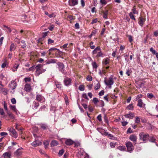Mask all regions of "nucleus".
Returning <instances> with one entry per match:
<instances>
[{
    "instance_id": "f257e3e1",
    "label": "nucleus",
    "mask_w": 158,
    "mask_h": 158,
    "mask_svg": "<svg viewBox=\"0 0 158 158\" xmlns=\"http://www.w3.org/2000/svg\"><path fill=\"white\" fill-rule=\"evenodd\" d=\"M43 65L38 64L35 67L36 70L35 71V74L36 76H39L40 74L44 73L46 71V69L42 68Z\"/></svg>"
},
{
    "instance_id": "f03ea898",
    "label": "nucleus",
    "mask_w": 158,
    "mask_h": 158,
    "mask_svg": "<svg viewBox=\"0 0 158 158\" xmlns=\"http://www.w3.org/2000/svg\"><path fill=\"white\" fill-rule=\"evenodd\" d=\"M139 138L142 140L144 143H146L148 141L149 135L148 134H145L142 132L139 134Z\"/></svg>"
},
{
    "instance_id": "7ed1b4c3",
    "label": "nucleus",
    "mask_w": 158,
    "mask_h": 158,
    "mask_svg": "<svg viewBox=\"0 0 158 158\" xmlns=\"http://www.w3.org/2000/svg\"><path fill=\"white\" fill-rule=\"evenodd\" d=\"M58 66V69L59 71L61 72L62 73L64 74H66V72H65L64 69V65L63 63L60 62H58L57 63Z\"/></svg>"
},
{
    "instance_id": "20e7f679",
    "label": "nucleus",
    "mask_w": 158,
    "mask_h": 158,
    "mask_svg": "<svg viewBox=\"0 0 158 158\" xmlns=\"http://www.w3.org/2000/svg\"><path fill=\"white\" fill-rule=\"evenodd\" d=\"M106 79V77L105 78V79ZM104 82L105 84L106 85L109 86V87L110 88L111 87V85L113 84L114 82L113 79L111 77H109L108 80H106L105 79L104 80Z\"/></svg>"
},
{
    "instance_id": "39448f33",
    "label": "nucleus",
    "mask_w": 158,
    "mask_h": 158,
    "mask_svg": "<svg viewBox=\"0 0 158 158\" xmlns=\"http://www.w3.org/2000/svg\"><path fill=\"white\" fill-rule=\"evenodd\" d=\"M126 145L127 148V150L128 152H131L134 149V147L132 143L130 142H127L126 143Z\"/></svg>"
},
{
    "instance_id": "423d86ee",
    "label": "nucleus",
    "mask_w": 158,
    "mask_h": 158,
    "mask_svg": "<svg viewBox=\"0 0 158 158\" xmlns=\"http://www.w3.org/2000/svg\"><path fill=\"white\" fill-rule=\"evenodd\" d=\"M72 79L68 77L64 79V85L66 86H69L71 85Z\"/></svg>"
},
{
    "instance_id": "0eeeda50",
    "label": "nucleus",
    "mask_w": 158,
    "mask_h": 158,
    "mask_svg": "<svg viewBox=\"0 0 158 158\" xmlns=\"http://www.w3.org/2000/svg\"><path fill=\"white\" fill-rule=\"evenodd\" d=\"M9 131L12 134H11V135L12 136V137H14L15 138H17V137H18V135L15 130L14 128H10L9 130Z\"/></svg>"
},
{
    "instance_id": "6e6552de",
    "label": "nucleus",
    "mask_w": 158,
    "mask_h": 158,
    "mask_svg": "<svg viewBox=\"0 0 158 158\" xmlns=\"http://www.w3.org/2000/svg\"><path fill=\"white\" fill-rule=\"evenodd\" d=\"M78 0H69V5L71 6H74L78 4Z\"/></svg>"
},
{
    "instance_id": "1a4fd4ad",
    "label": "nucleus",
    "mask_w": 158,
    "mask_h": 158,
    "mask_svg": "<svg viewBox=\"0 0 158 158\" xmlns=\"http://www.w3.org/2000/svg\"><path fill=\"white\" fill-rule=\"evenodd\" d=\"M145 21V18H143L142 16H140L139 18V21L138 23L139 25L141 27H143V25L144 22Z\"/></svg>"
},
{
    "instance_id": "9d476101",
    "label": "nucleus",
    "mask_w": 158,
    "mask_h": 158,
    "mask_svg": "<svg viewBox=\"0 0 158 158\" xmlns=\"http://www.w3.org/2000/svg\"><path fill=\"white\" fill-rule=\"evenodd\" d=\"M124 116L127 118L131 119L134 117V114L132 113L131 112H130L128 114H126L124 115Z\"/></svg>"
},
{
    "instance_id": "9b49d317",
    "label": "nucleus",
    "mask_w": 158,
    "mask_h": 158,
    "mask_svg": "<svg viewBox=\"0 0 158 158\" xmlns=\"http://www.w3.org/2000/svg\"><path fill=\"white\" fill-rule=\"evenodd\" d=\"M16 86V83L14 81H12L11 82V83L9 85V86L12 88L13 90H14L15 89Z\"/></svg>"
},
{
    "instance_id": "f8f14e48",
    "label": "nucleus",
    "mask_w": 158,
    "mask_h": 158,
    "mask_svg": "<svg viewBox=\"0 0 158 158\" xmlns=\"http://www.w3.org/2000/svg\"><path fill=\"white\" fill-rule=\"evenodd\" d=\"M137 105L140 108H142L145 106V104L143 103L141 99H139L138 101Z\"/></svg>"
},
{
    "instance_id": "ddd939ff",
    "label": "nucleus",
    "mask_w": 158,
    "mask_h": 158,
    "mask_svg": "<svg viewBox=\"0 0 158 158\" xmlns=\"http://www.w3.org/2000/svg\"><path fill=\"white\" fill-rule=\"evenodd\" d=\"M110 63V59L106 57L103 60L102 64L103 65H106Z\"/></svg>"
},
{
    "instance_id": "4468645a",
    "label": "nucleus",
    "mask_w": 158,
    "mask_h": 158,
    "mask_svg": "<svg viewBox=\"0 0 158 158\" xmlns=\"http://www.w3.org/2000/svg\"><path fill=\"white\" fill-rule=\"evenodd\" d=\"M57 61H58L56 60L52 59L46 61V63L47 64H49L51 63L54 64L56 63Z\"/></svg>"
},
{
    "instance_id": "2eb2a0df",
    "label": "nucleus",
    "mask_w": 158,
    "mask_h": 158,
    "mask_svg": "<svg viewBox=\"0 0 158 158\" xmlns=\"http://www.w3.org/2000/svg\"><path fill=\"white\" fill-rule=\"evenodd\" d=\"M103 57V54L102 53V50L100 48V50H99L98 52H97V53L96 54V56H95V57L96 58H98L99 57Z\"/></svg>"
},
{
    "instance_id": "dca6fc26",
    "label": "nucleus",
    "mask_w": 158,
    "mask_h": 158,
    "mask_svg": "<svg viewBox=\"0 0 158 158\" xmlns=\"http://www.w3.org/2000/svg\"><path fill=\"white\" fill-rule=\"evenodd\" d=\"M74 143V142L71 139H67L65 141V143L67 145H72Z\"/></svg>"
},
{
    "instance_id": "f3484780",
    "label": "nucleus",
    "mask_w": 158,
    "mask_h": 158,
    "mask_svg": "<svg viewBox=\"0 0 158 158\" xmlns=\"http://www.w3.org/2000/svg\"><path fill=\"white\" fill-rule=\"evenodd\" d=\"M137 137L135 135H130L129 137V139L133 142H136L137 140Z\"/></svg>"
},
{
    "instance_id": "a211bd4d",
    "label": "nucleus",
    "mask_w": 158,
    "mask_h": 158,
    "mask_svg": "<svg viewBox=\"0 0 158 158\" xmlns=\"http://www.w3.org/2000/svg\"><path fill=\"white\" fill-rule=\"evenodd\" d=\"M24 90L27 92H30L31 90V88L29 84H27L25 85Z\"/></svg>"
},
{
    "instance_id": "6ab92c4d",
    "label": "nucleus",
    "mask_w": 158,
    "mask_h": 158,
    "mask_svg": "<svg viewBox=\"0 0 158 158\" xmlns=\"http://www.w3.org/2000/svg\"><path fill=\"white\" fill-rule=\"evenodd\" d=\"M0 91H1L2 94L5 95H6L8 94V90L6 88L1 87L0 88Z\"/></svg>"
},
{
    "instance_id": "aec40b11",
    "label": "nucleus",
    "mask_w": 158,
    "mask_h": 158,
    "mask_svg": "<svg viewBox=\"0 0 158 158\" xmlns=\"http://www.w3.org/2000/svg\"><path fill=\"white\" fill-rule=\"evenodd\" d=\"M39 106V103L38 102L34 101L33 103L32 106L33 109H36Z\"/></svg>"
},
{
    "instance_id": "412c9836",
    "label": "nucleus",
    "mask_w": 158,
    "mask_h": 158,
    "mask_svg": "<svg viewBox=\"0 0 158 158\" xmlns=\"http://www.w3.org/2000/svg\"><path fill=\"white\" fill-rule=\"evenodd\" d=\"M41 142L38 140H36L32 143V145L34 146H37L41 144Z\"/></svg>"
},
{
    "instance_id": "4be33fe9",
    "label": "nucleus",
    "mask_w": 158,
    "mask_h": 158,
    "mask_svg": "<svg viewBox=\"0 0 158 158\" xmlns=\"http://www.w3.org/2000/svg\"><path fill=\"white\" fill-rule=\"evenodd\" d=\"M2 156L4 158H10L11 154L9 152H6L3 154Z\"/></svg>"
},
{
    "instance_id": "5701e85b",
    "label": "nucleus",
    "mask_w": 158,
    "mask_h": 158,
    "mask_svg": "<svg viewBox=\"0 0 158 158\" xmlns=\"http://www.w3.org/2000/svg\"><path fill=\"white\" fill-rule=\"evenodd\" d=\"M150 51L153 54L156 55V58H158V52H156V50L152 48H150Z\"/></svg>"
},
{
    "instance_id": "b1692460",
    "label": "nucleus",
    "mask_w": 158,
    "mask_h": 158,
    "mask_svg": "<svg viewBox=\"0 0 158 158\" xmlns=\"http://www.w3.org/2000/svg\"><path fill=\"white\" fill-rule=\"evenodd\" d=\"M44 98L40 95L37 94L36 96V100L39 101L41 102L42 101Z\"/></svg>"
},
{
    "instance_id": "393cba45",
    "label": "nucleus",
    "mask_w": 158,
    "mask_h": 158,
    "mask_svg": "<svg viewBox=\"0 0 158 158\" xmlns=\"http://www.w3.org/2000/svg\"><path fill=\"white\" fill-rule=\"evenodd\" d=\"M100 48L99 46H98L96 48H95L94 50L92 52V54L93 55H94L95 54H96L97 53V52H98L99 50H100Z\"/></svg>"
},
{
    "instance_id": "a878e982",
    "label": "nucleus",
    "mask_w": 158,
    "mask_h": 158,
    "mask_svg": "<svg viewBox=\"0 0 158 158\" xmlns=\"http://www.w3.org/2000/svg\"><path fill=\"white\" fill-rule=\"evenodd\" d=\"M100 48L99 46H98L96 48H95L94 50L92 52V54L93 55H94L95 54H96L97 53V52H98L99 50H100Z\"/></svg>"
},
{
    "instance_id": "bb28decb",
    "label": "nucleus",
    "mask_w": 158,
    "mask_h": 158,
    "mask_svg": "<svg viewBox=\"0 0 158 158\" xmlns=\"http://www.w3.org/2000/svg\"><path fill=\"white\" fill-rule=\"evenodd\" d=\"M16 46L13 43H12L10 47V51L11 52L15 50L16 48Z\"/></svg>"
},
{
    "instance_id": "cd10ccee",
    "label": "nucleus",
    "mask_w": 158,
    "mask_h": 158,
    "mask_svg": "<svg viewBox=\"0 0 158 158\" xmlns=\"http://www.w3.org/2000/svg\"><path fill=\"white\" fill-rule=\"evenodd\" d=\"M102 12L103 13V18L105 19H107L108 18L107 16L108 14V10H106L105 11H102Z\"/></svg>"
},
{
    "instance_id": "c85d7f7f",
    "label": "nucleus",
    "mask_w": 158,
    "mask_h": 158,
    "mask_svg": "<svg viewBox=\"0 0 158 158\" xmlns=\"http://www.w3.org/2000/svg\"><path fill=\"white\" fill-rule=\"evenodd\" d=\"M58 144V142L56 140H52L51 143V146L54 147L56 146Z\"/></svg>"
},
{
    "instance_id": "c756f323",
    "label": "nucleus",
    "mask_w": 158,
    "mask_h": 158,
    "mask_svg": "<svg viewBox=\"0 0 158 158\" xmlns=\"http://www.w3.org/2000/svg\"><path fill=\"white\" fill-rule=\"evenodd\" d=\"M22 153L20 148L18 149L14 153V154L16 156H20Z\"/></svg>"
},
{
    "instance_id": "7c9ffc66",
    "label": "nucleus",
    "mask_w": 158,
    "mask_h": 158,
    "mask_svg": "<svg viewBox=\"0 0 158 158\" xmlns=\"http://www.w3.org/2000/svg\"><path fill=\"white\" fill-rule=\"evenodd\" d=\"M3 26L4 27L6 28V29H4V30H6V31L8 33H10L11 32L12 30L10 27L5 25H3Z\"/></svg>"
},
{
    "instance_id": "2f4dec72",
    "label": "nucleus",
    "mask_w": 158,
    "mask_h": 158,
    "mask_svg": "<svg viewBox=\"0 0 158 158\" xmlns=\"http://www.w3.org/2000/svg\"><path fill=\"white\" fill-rule=\"evenodd\" d=\"M148 140L151 142L152 143H155L156 139L153 136H150L148 139Z\"/></svg>"
},
{
    "instance_id": "473e14b6",
    "label": "nucleus",
    "mask_w": 158,
    "mask_h": 158,
    "mask_svg": "<svg viewBox=\"0 0 158 158\" xmlns=\"http://www.w3.org/2000/svg\"><path fill=\"white\" fill-rule=\"evenodd\" d=\"M132 12L131 13H133L134 14H138V11L136 10L135 6H134L132 8Z\"/></svg>"
},
{
    "instance_id": "72a5a7b5",
    "label": "nucleus",
    "mask_w": 158,
    "mask_h": 158,
    "mask_svg": "<svg viewBox=\"0 0 158 158\" xmlns=\"http://www.w3.org/2000/svg\"><path fill=\"white\" fill-rule=\"evenodd\" d=\"M110 1V0H100V2L103 5H105L107 4V1Z\"/></svg>"
},
{
    "instance_id": "f704fd0d",
    "label": "nucleus",
    "mask_w": 158,
    "mask_h": 158,
    "mask_svg": "<svg viewBox=\"0 0 158 158\" xmlns=\"http://www.w3.org/2000/svg\"><path fill=\"white\" fill-rule=\"evenodd\" d=\"M117 149L121 151H124L126 150V148L125 146H119L117 148Z\"/></svg>"
},
{
    "instance_id": "c9c22d12",
    "label": "nucleus",
    "mask_w": 158,
    "mask_h": 158,
    "mask_svg": "<svg viewBox=\"0 0 158 158\" xmlns=\"http://www.w3.org/2000/svg\"><path fill=\"white\" fill-rule=\"evenodd\" d=\"M7 113L8 114L9 116L12 119H13L14 118V117L13 114L11 113L10 111H7Z\"/></svg>"
},
{
    "instance_id": "e433bc0d",
    "label": "nucleus",
    "mask_w": 158,
    "mask_h": 158,
    "mask_svg": "<svg viewBox=\"0 0 158 158\" xmlns=\"http://www.w3.org/2000/svg\"><path fill=\"white\" fill-rule=\"evenodd\" d=\"M133 14H133V13H131V12H130L129 13V17H130V18L131 19L134 20H136L135 19V16L133 15Z\"/></svg>"
},
{
    "instance_id": "4c0bfd02",
    "label": "nucleus",
    "mask_w": 158,
    "mask_h": 158,
    "mask_svg": "<svg viewBox=\"0 0 158 158\" xmlns=\"http://www.w3.org/2000/svg\"><path fill=\"white\" fill-rule=\"evenodd\" d=\"M40 127L43 130H46L48 128V126L46 124H41Z\"/></svg>"
},
{
    "instance_id": "58836bf2",
    "label": "nucleus",
    "mask_w": 158,
    "mask_h": 158,
    "mask_svg": "<svg viewBox=\"0 0 158 158\" xmlns=\"http://www.w3.org/2000/svg\"><path fill=\"white\" fill-rule=\"evenodd\" d=\"M21 46L22 48H24L26 47V44L24 41L22 40L21 41Z\"/></svg>"
},
{
    "instance_id": "ea45409f",
    "label": "nucleus",
    "mask_w": 158,
    "mask_h": 158,
    "mask_svg": "<svg viewBox=\"0 0 158 158\" xmlns=\"http://www.w3.org/2000/svg\"><path fill=\"white\" fill-rule=\"evenodd\" d=\"M127 109L128 110H133L134 109V106L132 105V104H131L127 107Z\"/></svg>"
},
{
    "instance_id": "a19ab883",
    "label": "nucleus",
    "mask_w": 158,
    "mask_h": 158,
    "mask_svg": "<svg viewBox=\"0 0 158 158\" xmlns=\"http://www.w3.org/2000/svg\"><path fill=\"white\" fill-rule=\"evenodd\" d=\"M56 50H57L59 51V53H61V52L60 51L59 49H57L56 48H50L47 52H48V51H49V52H52V51H55Z\"/></svg>"
},
{
    "instance_id": "79ce46f5",
    "label": "nucleus",
    "mask_w": 158,
    "mask_h": 158,
    "mask_svg": "<svg viewBox=\"0 0 158 158\" xmlns=\"http://www.w3.org/2000/svg\"><path fill=\"white\" fill-rule=\"evenodd\" d=\"M116 144V143L114 142H111L110 143V145L111 148H113L115 147Z\"/></svg>"
},
{
    "instance_id": "37998d69",
    "label": "nucleus",
    "mask_w": 158,
    "mask_h": 158,
    "mask_svg": "<svg viewBox=\"0 0 158 158\" xmlns=\"http://www.w3.org/2000/svg\"><path fill=\"white\" fill-rule=\"evenodd\" d=\"M147 97L150 99H152L154 97V96L152 93H148L147 94Z\"/></svg>"
},
{
    "instance_id": "c03bdc74",
    "label": "nucleus",
    "mask_w": 158,
    "mask_h": 158,
    "mask_svg": "<svg viewBox=\"0 0 158 158\" xmlns=\"http://www.w3.org/2000/svg\"><path fill=\"white\" fill-rule=\"evenodd\" d=\"M92 65L94 69H97V68L98 66L96 62H93L92 63Z\"/></svg>"
},
{
    "instance_id": "a18cd8bd",
    "label": "nucleus",
    "mask_w": 158,
    "mask_h": 158,
    "mask_svg": "<svg viewBox=\"0 0 158 158\" xmlns=\"http://www.w3.org/2000/svg\"><path fill=\"white\" fill-rule=\"evenodd\" d=\"M93 102L95 105H96L99 101L97 98H93Z\"/></svg>"
},
{
    "instance_id": "49530a36",
    "label": "nucleus",
    "mask_w": 158,
    "mask_h": 158,
    "mask_svg": "<svg viewBox=\"0 0 158 158\" xmlns=\"http://www.w3.org/2000/svg\"><path fill=\"white\" fill-rule=\"evenodd\" d=\"M49 144V142L48 141H44V144L45 148L48 147Z\"/></svg>"
},
{
    "instance_id": "de8ad7c7",
    "label": "nucleus",
    "mask_w": 158,
    "mask_h": 158,
    "mask_svg": "<svg viewBox=\"0 0 158 158\" xmlns=\"http://www.w3.org/2000/svg\"><path fill=\"white\" fill-rule=\"evenodd\" d=\"M140 120L139 117L138 116L136 117L135 120V123L138 124L140 123Z\"/></svg>"
},
{
    "instance_id": "09e8293b",
    "label": "nucleus",
    "mask_w": 158,
    "mask_h": 158,
    "mask_svg": "<svg viewBox=\"0 0 158 158\" xmlns=\"http://www.w3.org/2000/svg\"><path fill=\"white\" fill-rule=\"evenodd\" d=\"M100 87V84L98 82L97 84L95 85L94 86V89L95 90H98Z\"/></svg>"
},
{
    "instance_id": "8fccbe9b",
    "label": "nucleus",
    "mask_w": 158,
    "mask_h": 158,
    "mask_svg": "<svg viewBox=\"0 0 158 158\" xmlns=\"http://www.w3.org/2000/svg\"><path fill=\"white\" fill-rule=\"evenodd\" d=\"M10 108L14 112H17V110L15 107V106L11 105L10 106Z\"/></svg>"
},
{
    "instance_id": "3c124183",
    "label": "nucleus",
    "mask_w": 158,
    "mask_h": 158,
    "mask_svg": "<svg viewBox=\"0 0 158 158\" xmlns=\"http://www.w3.org/2000/svg\"><path fill=\"white\" fill-rule=\"evenodd\" d=\"M107 135L108 136V137H109V139H115V137H114L111 134L108 133Z\"/></svg>"
},
{
    "instance_id": "603ef678",
    "label": "nucleus",
    "mask_w": 158,
    "mask_h": 158,
    "mask_svg": "<svg viewBox=\"0 0 158 158\" xmlns=\"http://www.w3.org/2000/svg\"><path fill=\"white\" fill-rule=\"evenodd\" d=\"M64 150L63 149H62L60 150L59 151V153H58V155L59 156H61L64 153Z\"/></svg>"
},
{
    "instance_id": "864d4df0",
    "label": "nucleus",
    "mask_w": 158,
    "mask_h": 158,
    "mask_svg": "<svg viewBox=\"0 0 158 158\" xmlns=\"http://www.w3.org/2000/svg\"><path fill=\"white\" fill-rule=\"evenodd\" d=\"M143 95L141 94H139L138 95L136 98H135V100L137 101L139 99H140V98L142 97Z\"/></svg>"
},
{
    "instance_id": "5fc2aeb1",
    "label": "nucleus",
    "mask_w": 158,
    "mask_h": 158,
    "mask_svg": "<svg viewBox=\"0 0 158 158\" xmlns=\"http://www.w3.org/2000/svg\"><path fill=\"white\" fill-rule=\"evenodd\" d=\"M102 135H104L107 136L108 135V133L105 131V130H102V131L100 132Z\"/></svg>"
},
{
    "instance_id": "6e6d98bb",
    "label": "nucleus",
    "mask_w": 158,
    "mask_h": 158,
    "mask_svg": "<svg viewBox=\"0 0 158 158\" xmlns=\"http://www.w3.org/2000/svg\"><path fill=\"white\" fill-rule=\"evenodd\" d=\"M79 89L81 91H83L85 89L84 86L83 85H80L79 86Z\"/></svg>"
},
{
    "instance_id": "4d7b16f0",
    "label": "nucleus",
    "mask_w": 158,
    "mask_h": 158,
    "mask_svg": "<svg viewBox=\"0 0 158 158\" xmlns=\"http://www.w3.org/2000/svg\"><path fill=\"white\" fill-rule=\"evenodd\" d=\"M133 132V131L131 130L130 127L128 128L127 131V133H131Z\"/></svg>"
},
{
    "instance_id": "13d9d810",
    "label": "nucleus",
    "mask_w": 158,
    "mask_h": 158,
    "mask_svg": "<svg viewBox=\"0 0 158 158\" xmlns=\"http://www.w3.org/2000/svg\"><path fill=\"white\" fill-rule=\"evenodd\" d=\"M35 67L34 66H32L31 67L29 68L28 69H27V71H34L35 69Z\"/></svg>"
},
{
    "instance_id": "bf43d9fd",
    "label": "nucleus",
    "mask_w": 158,
    "mask_h": 158,
    "mask_svg": "<svg viewBox=\"0 0 158 158\" xmlns=\"http://www.w3.org/2000/svg\"><path fill=\"white\" fill-rule=\"evenodd\" d=\"M87 81H91L92 80V78L91 76L88 75L86 77Z\"/></svg>"
},
{
    "instance_id": "052dcab7",
    "label": "nucleus",
    "mask_w": 158,
    "mask_h": 158,
    "mask_svg": "<svg viewBox=\"0 0 158 158\" xmlns=\"http://www.w3.org/2000/svg\"><path fill=\"white\" fill-rule=\"evenodd\" d=\"M24 80L25 82H29L31 80V79L30 77H26L24 79Z\"/></svg>"
},
{
    "instance_id": "680f3d73",
    "label": "nucleus",
    "mask_w": 158,
    "mask_h": 158,
    "mask_svg": "<svg viewBox=\"0 0 158 158\" xmlns=\"http://www.w3.org/2000/svg\"><path fill=\"white\" fill-rule=\"evenodd\" d=\"M54 42V40H52L50 38H49L48 40V44H51Z\"/></svg>"
},
{
    "instance_id": "e2e57ef3",
    "label": "nucleus",
    "mask_w": 158,
    "mask_h": 158,
    "mask_svg": "<svg viewBox=\"0 0 158 158\" xmlns=\"http://www.w3.org/2000/svg\"><path fill=\"white\" fill-rule=\"evenodd\" d=\"M0 114L1 115L3 116L5 114L3 109L1 108H0Z\"/></svg>"
},
{
    "instance_id": "0e129e2a",
    "label": "nucleus",
    "mask_w": 158,
    "mask_h": 158,
    "mask_svg": "<svg viewBox=\"0 0 158 158\" xmlns=\"http://www.w3.org/2000/svg\"><path fill=\"white\" fill-rule=\"evenodd\" d=\"M82 96L84 98L87 100H89V98H88L87 94L86 93L83 94L82 95Z\"/></svg>"
},
{
    "instance_id": "69168bd1",
    "label": "nucleus",
    "mask_w": 158,
    "mask_h": 158,
    "mask_svg": "<svg viewBox=\"0 0 158 158\" xmlns=\"http://www.w3.org/2000/svg\"><path fill=\"white\" fill-rule=\"evenodd\" d=\"M121 123L123 126H125L128 124V122L127 121H123L121 122Z\"/></svg>"
},
{
    "instance_id": "338daca9",
    "label": "nucleus",
    "mask_w": 158,
    "mask_h": 158,
    "mask_svg": "<svg viewBox=\"0 0 158 158\" xmlns=\"http://www.w3.org/2000/svg\"><path fill=\"white\" fill-rule=\"evenodd\" d=\"M11 101L13 104H15L16 103V100L15 98H13L11 99Z\"/></svg>"
},
{
    "instance_id": "774afa93",
    "label": "nucleus",
    "mask_w": 158,
    "mask_h": 158,
    "mask_svg": "<svg viewBox=\"0 0 158 158\" xmlns=\"http://www.w3.org/2000/svg\"><path fill=\"white\" fill-rule=\"evenodd\" d=\"M104 94V90H102L99 93V95L100 96H102Z\"/></svg>"
}]
</instances>
